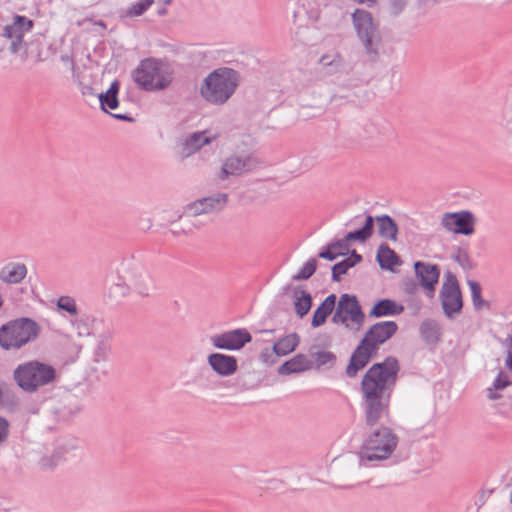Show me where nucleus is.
Here are the masks:
<instances>
[{"mask_svg": "<svg viewBox=\"0 0 512 512\" xmlns=\"http://www.w3.org/2000/svg\"><path fill=\"white\" fill-rule=\"evenodd\" d=\"M398 360L389 356L381 363L373 364L361 381L365 421L369 426L377 424L390 413V399L398 372Z\"/></svg>", "mask_w": 512, "mask_h": 512, "instance_id": "1", "label": "nucleus"}, {"mask_svg": "<svg viewBox=\"0 0 512 512\" xmlns=\"http://www.w3.org/2000/svg\"><path fill=\"white\" fill-rule=\"evenodd\" d=\"M398 330L395 321H382L373 324L353 351L346 367L348 377H355L376 355L379 346L392 338Z\"/></svg>", "mask_w": 512, "mask_h": 512, "instance_id": "2", "label": "nucleus"}, {"mask_svg": "<svg viewBox=\"0 0 512 512\" xmlns=\"http://www.w3.org/2000/svg\"><path fill=\"white\" fill-rule=\"evenodd\" d=\"M240 76L232 68L222 67L210 72L200 87L201 97L212 105L225 104L235 93Z\"/></svg>", "mask_w": 512, "mask_h": 512, "instance_id": "3", "label": "nucleus"}, {"mask_svg": "<svg viewBox=\"0 0 512 512\" xmlns=\"http://www.w3.org/2000/svg\"><path fill=\"white\" fill-rule=\"evenodd\" d=\"M135 83L146 91H161L170 86L174 78L171 65L163 60L147 58L133 71Z\"/></svg>", "mask_w": 512, "mask_h": 512, "instance_id": "4", "label": "nucleus"}, {"mask_svg": "<svg viewBox=\"0 0 512 512\" xmlns=\"http://www.w3.org/2000/svg\"><path fill=\"white\" fill-rule=\"evenodd\" d=\"M56 378V369L38 360L21 363L13 371L15 383L26 393H35L42 387L53 384Z\"/></svg>", "mask_w": 512, "mask_h": 512, "instance_id": "5", "label": "nucleus"}, {"mask_svg": "<svg viewBox=\"0 0 512 512\" xmlns=\"http://www.w3.org/2000/svg\"><path fill=\"white\" fill-rule=\"evenodd\" d=\"M41 333L40 325L29 317H20L0 327V347L4 350H17L34 342Z\"/></svg>", "mask_w": 512, "mask_h": 512, "instance_id": "6", "label": "nucleus"}, {"mask_svg": "<svg viewBox=\"0 0 512 512\" xmlns=\"http://www.w3.org/2000/svg\"><path fill=\"white\" fill-rule=\"evenodd\" d=\"M261 164L262 161L252 145L243 140L237 143L233 152L224 159L218 177L220 180H226L230 176L249 174Z\"/></svg>", "mask_w": 512, "mask_h": 512, "instance_id": "7", "label": "nucleus"}, {"mask_svg": "<svg viewBox=\"0 0 512 512\" xmlns=\"http://www.w3.org/2000/svg\"><path fill=\"white\" fill-rule=\"evenodd\" d=\"M398 444V436L388 427L374 431L363 443L359 453L360 462L388 459Z\"/></svg>", "mask_w": 512, "mask_h": 512, "instance_id": "8", "label": "nucleus"}, {"mask_svg": "<svg viewBox=\"0 0 512 512\" xmlns=\"http://www.w3.org/2000/svg\"><path fill=\"white\" fill-rule=\"evenodd\" d=\"M352 22L365 53L369 60L375 61L379 55L381 36L378 24L372 14L364 9H356L352 14Z\"/></svg>", "mask_w": 512, "mask_h": 512, "instance_id": "9", "label": "nucleus"}, {"mask_svg": "<svg viewBox=\"0 0 512 512\" xmlns=\"http://www.w3.org/2000/svg\"><path fill=\"white\" fill-rule=\"evenodd\" d=\"M365 321V314L355 295L342 294L337 303L332 322L343 324L346 328L360 331Z\"/></svg>", "mask_w": 512, "mask_h": 512, "instance_id": "10", "label": "nucleus"}, {"mask_svg": "<svg viewBox=\"0 0 512 512\" xmlns=\"http://www.w3.org/2000/svg\"><path fill=\"white\" fill-rule=\"evenodd\" d=\"M439 300L444 315L454 320L462 313L463 297L457 277L450 271L444 275V281L439 291Z\"/></svg>", "mask_w": 512, "mask_h": 512, "instance_id": "11", "label": "nucleus"}, {"mask_svg": "<svg viewBox=\"0 0 512 512\" xmlns=\"http://www.w3.org/2000/svg\"><path fill=\"white\" fill-rule=\"evenodd\" d=\"M374 220L371 215L364 217L363 226L355 231L349 232L343 239L330 243L322 250V258L333 261L338 256H344L349 252V242H365L373 234Z\"/></svg>", "mask_w": 512, "mask_h": 512, "instance_id": "12", "label": "nucleus"}, {"mask_svg": "<svg viewBox=\"0 0 512 512\" xmlns=\"http://www.w3.org/2000/svg\"><path fill=\"white\" fill-rule=\"evenodd\" d=\"M124 283L141 296H149L153 290L150 275L140 263H129L123 270Z\"/></svg>", "mask_w": 512, "mask_h": 512, "instance_id": "13", "label": "nucleus"}, {"mask_svg": "<svg viewBox=\"0 0 512 512\" xmlns=\"http://www.w3.org/2000/svg\"><path fill=\"white\" fill-rule=\"evenodd\" d=\"M475 215L468 211L446 212L442 215L440 224L448 232L456 234L472 235L475 231Z\"/></svg>", "mask_w": 512, "mask_h": 512, "instance_id": "14", "label": "nucleus"}, {"mask_svg": "<svg viewBox=\"0 0 512 512\" xmlns=\"http://www.w3.org/2000/svg\"><path fill=\"white\" fill-rule=\"evenodd\" d=\"M33 28V21L25 16H16L13 23L0 27V37L10 39V51L17 53L22 46L24 34Z\"/></svg>", "mask_w": 512, "mask_h": 512, "instance_id": "15", "label": "nucleus"}, {"mask_svg": "<svg viewBox=\"0 0 512 512\" xmlns=\"http://www.w3.org/2000/svg\"><path fill=\"white\" fill-rule=\"evenodd\" d=\"M251 334L244 328L226 331L210 337L211 344L221 350H239L251 342Z\"/></svg>", "mask_w": 512, "mask_h": 512, "instance_id": "16", "label": "nucleus"}, {"mask_svg": "<svg viewBox=\"0 0 512 512\" xmlns=\"http://www.w3.org/2000/svg\"><path fill=\"white\" fill-rule=\"evenodd\" d=\"M228 203V194L218 192L206 197L196 199L188 203L190 214L194 213L197 216L218 213L222 211Z\"/></svg>", "mask_w": 512, "mask_h": 512, "instance_id": "17", "label": "nucleus"}, {"mask_svg": "<svg viewBox=\"0 0 512 512\" xmlns=\"http://www.w3.org/2000/svg\"><path fill=\"white\" fill-rule=\"evenodd\" d=\"M311 356L315 358V361L310 359L308 356L304 354H297L290 360L286 361L282 365H280L277 369L278 374L280 375H289L292 373H299L305 370H309L313 368L314 364L316 367L320 365V350H317V347H312Z\"/></svg>", "mask_w": 512, "mask_h": 512, "instance_id": "18", "label": "nucleus"}, {"mask_svg": "<svg viewBox=\"0 0 512 512\" xmlns=\"http://www.w3.org/2000/svg\"><path fill=\"white\" fill-rule=\"evenodd\" d=\"M298 343V335L296 333L289 334L274 343L272 348L263 349L260 358L264 363L273 364L278 356H285L294 351Z\"/></svg>", "mask_w": 512, "mask_h": 512, "instance_id": "19", "label": "nucleus"}, {"mask_svg": "<svg viewBox=\"0 0 512 512\" xmlns=\"http://www.w3.org/2000/svg\"><path fill=\"white\" fill-rule=\"evenodd\" d=\"M414 270L421 286L426 290V295L432 298L440 276L439 267L436 264L416 261L414 263Z\"/></svg>", "mask_w": 512, "mask_h": 512, "instance_id": "20", "label": "nucleus"}, {"mask_svg": "<svg viewBox=\"0 0 512 512\" xmlns=\"http://www.w3.org/2000/svg\"><path fill=\"white\" fill-rule=\"evenodd\" d=\"M207 363L212 371L220 377H230L238 370V361L232 355L211 353L207 356Z\"/></svg>", "mask_w": 512, "mask_h": 512, "instance_id": "21", "label": "nucleus"}, {"mask_svg": "<svg viewBox=\"0 0 512 512\" xmlns=\"http://www.w3.org/2000/svg\"><path fill=\"white\" fill-rule=\"evenodd\" d=\"M108 323L101 319H96L90 315H80L71 320V326L77 337L83 338L90 335H96Z\"/></svg>", "mask_w": 512, "mask_h": 512, "instance_id": "22", "label": "nucleus"}, {"mask_svg": "<svg viewBox=\"0 0 512 512\" xmlns=\"http://www.w3.org/2000/svg\"><path fill=\"white\" fill-rule=\"evenodd\" d=\"M216 138L217 135H209L208 131L195 132L182 141L179 155L181 158H188Z\"/></svg>", "mask_w": 512, "mask_h": 512, "instance_id": "23", "label": "nucleus"}, {"mask_svg": "<svg viewBox=\"0 0 512 512\" xmlns=\"http://www.w3.org/2000/svg\"><path fill=\"white\" fill-rule=\"evenodd\" d=\"M112 335L113 330L110 324H107L95 335L98 341L94 350V362L101 363L107 361L111 351L110 340Z\"/></svg>", "mask_w": 512, "mask_h": 512, "instance_id": "24", "label": "nucleus"}, {"mask_svg": "<svg viewBox=\"0 0 512 512\" xmlns=\"http://www.w3.org/2000/svg\"><path fill=\"white\" fill-rule=\"evenodd\" d=\"M27 275L24 263L9 262L0 269V280L5 284H19Z\"/></svg>", "mask_w": 512, "mask_h": 512, "instance_id": "25", "label": "nucleus"}, {"mask_svg": "<svg viewBox=\"0 0 512 512\" xmlns=\"http://www.w3.org/2000/svg\"><path fill=\"white\" fill-rule=\"evenodd\" d=\"M0 406L8 413L20 412L22 408L20 397L4 381H0Z\"/></svg>", "mask_w": 512, "mask_h": 512, "instance_id": "26", "label": "nucleus"}, {"mask_svg": "<svg viewBox=\"0 0 512 512\" xmlns=\"http://www.w3.org/2000/svg\"><path fill=\"white\" fill-rule=\"evenodd\" d=\"M387 133V123L381 120H366L357 129V135L362 140L375 139Z\"/></svg>", "mask_w": 512, "mask_h": 512, "instance_id": "27", "label": "nucleus"}, {"mask_svg": "<svg viewBox=\"0 0 512 512\" xmlns=\"http://www.w3.org/2000/svg\"><path fill=\"white\" fill-rule=\"evenodd\" d=\"M404 311V307L391 299H381L377 301L369 312L370 317L381 318L386 316H396Z\"/></svg>", "mask_w": 512, "mask_h": 512, "instance_id": "28", "label": "nucleus"}, {"mask_svg": "<svg viewBox=\"0 0 512 512\" xmlns=\"http://www.w3.org/2000/svg\"><path fill=\"white\" fill-rule=\"evenodd\" d=\"M377 222V230L380 237L396 241L398 235V225L389 215H379L373 218Z\"/></svg>", "mask_w": 512, "mask_h": 512, "instance_id": "29", "label": "nucleus"}, {"mask_svg": "<svg viewBox=\"0 0 512 512\" xmlns=\"http://www.w3.org/2000/svg\"><path fill=\"white\" fill-rule=\"evenodd\" d=\"M192 216H197V214H190L189 205L186 204L178 219L171 222V233L175 236L192 234Z\"/></svg>", "mask_w": 512, "mask_h": 512, "instance_id": "30", "label": "nucleus"}, {"mask_svg": "<svg viewBox=\"0 0 512 512\" xmlns=\"http://www.w3.org/2000/svg\"><path fill=\"white\" fill-rule=\"evenodd\" d=\"M376 260L382 269L393 271L394 265H400L401 260L394 250L382 243L378 247Z\"/></svg>", "mask_w": 512, "mask_h": 512, "instance_id": "31", "label": "nucleus"}, {"mask_svg": "<svg viewBox=\"0 0 512 512\" xmlns=\"http://www.w3.org/2000/svg\"><path fill=\"white\" fill-rule=\"evenodd\" d=\"M348 72V65L343 58L336 54L330 59L328 55L322 56V75L344 74Z\"/></svg>", "mask_w": 512, "mask_h": 512, "instance_id": "32", "label": "nucleus"}, {"mask_svg": "<svg viewBox=\"0 0 512 512\" xmlns=\"http://www.w3.org/2000/svg\"><path fill=\"white\" fill-rule=\"evenodd\" d=\"M294 306H295V311L297 313V315L302 318L303 316H305L308 311L310 310L311 308V305H312V298H311V295L303 290V289H300V288H295L294 289Z\"/></svg>", "mask_w": 512, "mask_h": 512, "instance_id": "33", "label": "nucleus"}, {"mask_svg": "<svg viewBox=\"0 0 512 512\" xmlns=\"http://www.w3.org/2000/svg\"><path fill=\"white\" fill-rule=\"evenodd\" d=\"M420 334L427 343H436L439 340V326L434 320L427 319L420 325Z\"/></svg>", "mask_w": 512, "mask_h": 512, "instance_id": "34", "label": "nucleus"}, {"mask_svg": "<svg viewBox=\"0 0 512 512\" xmlns=\"http://www.w3.org/2000/svg\"><path fill=\"white\" fill-rule=\"evenodd\" d=\"M467 284L471 291V298H472V303H473L474 309L476 311H480L483 308H488L489 303L487 301H485L481 296L482 289H481L480 284L474 280H468Z\"/></svg>", "mask_w": 512, "mask_h": 512, "instance_id": "35", "label": "nucleus"}, {"mask_svg": "<svg viewBox=\"0 0 512 512\" xmlns=\"http://www.w3.org/2000/svg\"><path fill=\"white\" fill-rule=\"evenodd\" d=\"M317 268V260L315 258H311L308 260L304 266L300 269V271L293 276L294 280H305L313 275Z\"/></svg>", "mask_w": 512, "mask_h": 512, "instance_id": "36", "label": "nucleus"}, {"mask_svg": "<svg viewBox=\"0 0 512 512\" xmlns=\"http://www.w3.org/2000/svg\"><path fill=\"white\" fill-rule=\"evenodd\" d=\"M350 268H352V266L345 259L334 264L330 268L332 273V281L339 282L342 279V277L347 274Z\"/></svg>", "mask_w": 512, "mask_h": 512, "instance_id": "37", "label": "nucleus"}, {"mask_svg": "<svg viewBox=\"0 0 512 512\" xmlns=\"http://www.w3.org/2000/svg\"><path fill=\"white\" fill-rule=\"evenodd\" d=\"M57 307L60 310L66 311L72 316H77V305L75 300L70 296H61L57 301Z\"/></svg>", "mask_w": 512, "mask_h": 512, "instance_id": "38", "label": "nucleus"}, {"mask_svg": "<svg viewBox=\"0 0 512 512\" xmlns=\"http://www.w3.org/2000/svg\"><path fill=\"white\" fill-rule=\"evenodd\" d=\"M98 100L100 102L102 110L105 112H107L106 108L113 110L116 109L119 105L117 96L105 94L104 92H100L98 94Z\"/></svg>", "mask_w": 512, "mask_h": 512, "instance_id": "39", "label": "nucleus"}, {"mask_svg": "<svg viewBox=\"0 0 512 512\" xmlns=\"http://www.w3.org/2000/svg\"><path fill=\"white\" fill-rule=\"evenodd\" d=\"M452 258L464 269L469 270L473 267L472 261L469 257L467 250L457 248L456 252L452 255Z\"/></svg>", "mask_w": 512, "mask_h": 512, "instance_id": "40", "label": "nucleus"}, {"mask_svg": "<svg viewBox=\"0 0 512 512\" xmlns=\"http://www.w3.org/2000/svg\"><path fill=\"white\" fill-rule=\"evenodd\" d=\"M336 295L331 294L324 301H322V324L326 318L333 312L336 311Z\"/></svg>", "mask_w": 512, "mask_h": 512, "instance_id": "41", "label": "nucleus"}, {"mask_svg": "<svg viewBox=\"0 0 512 512\" xmlns=\"http://www.w3.org/2000/svg\"><path fill=\"white\" fill-rule=\"evenodd\" d=\"M151 6L150 2H146L142 0L141 2H137L127 10L126 14L130 17L140 16L142 15L149 7Z\"/></svg>", "mask_w": 512, "mask_h": 512, "instance_id": "42", "label": "nucleus"}, {"mask_svg": "<svg viewBox=\"0 0 512 512\" xmlns=\"http://www.w3.org/2000/svg\"><path fill=\"white\" fill-rule=\"evenodd\" d=\"M9 426V421L0 415V446H2L8 440Z\"/></svg>", "mask_w": 512, "mask_h": 512, "instance_id": "43", "label": "nucleus"}, {"mask_svg": "<svg viewBox=\"0 0 512 512\" xmlns=\"http://www.w3.org/2000/svg\"><path fill=\"white\" fill-rule=\"evenodd\" d=\"M510 384H511V382L509 381L508 376L505 375L502 371H500L498 376L493 381L492 386L496 390H502V389L506 388L507 386H509Z\"/></svg>", "mask_w": 512, "mask_h": 512, "instance_id": "44", "label": "nucleus"}, {"mask_svg": "<svg viewBox=\"0 0 512 512\" xmlns=\"http://www.w3.org/2000/svg\"><path fill=\"white\" fill-rule=\"evenodd\" d=\"M58 461H59V457L57 455H53L50 458L43 457L40 460V465L42 468L50 469V468L55 467L58 464Z\"/></svg>", "mask_w": 512, "mask_h": 512, "instance_id": "45", "label": "nucleus"}, {"mask_svg": "<svg viewBox=\"0 0 512 512\" xmlns=\"http://www.w3.org/2000/svg\"><path fill=\"white\" fill-rule=\"evenodd\" d=\"M407 0H390V9L394 15L402 12L406 6Z\"/></svg>", "mask_w": 512, "mask_h": 512, "instance_id": "46", "label": "nucleus"}, {"mask_svg": "<svg viewBox=\"0 0 512 512\" xmlns=\"http://www.w3.org/2000/svg\"><path fill=\"white\" fill-rule=\"evenodd\" d=\"M402 288L406 294L412 295L417 292L418 285L412 279H406L403 281Z\"/></svg>", "mask_w": 512, "mask_h": 512, "instance_id": "47", "label": "nucleus"}, {"mask_svg": "<svg viewBox=\"0 0 512 512\" xmlns=\"http://www.w3.org/2000/svg\"><path fill=\"white\" fill-rule=\"evenodd\" d=\"M345 260L350 263L352 267L356 266L358 263H360L363 258L360 254L357 253L356 250H352L350 255L345 258Z\"/></svg>", "mask_w": 512, "mask_h": 512, "instance_id": "48", "label": "nucleus"}, {"mask_svg": "<svg viewBox=\"0 0 512 512\" xmlns=\"http://www.w3.org/2000/svg\"><path fill=\"white\" fill-rule=\"evenodd\" d=\"M497 390L494 389V387H489L486 389V393H487V397L488 399L490 400H497L499 398H501V395L499 393L496 392Z\"/></svg>", "mask_w": 512, "mask_h": 512, "instance_id": "49", "label": "nucleus"}, {"mask_svg": "<svg viewBox=\"0 0 512 512\" xmlns=\"http://www.w3.org/2000/svg\"><path fill=\"white\" fill-rule=\"evenodd\" d=\"M119 86L120 85L118 81H113L110 85V88L105 92V94L117 96L119 92Z\"/></svg>", "mask_w": 512, "mask_h": 512, "instance_id": "50", "label": "nucleus"}, {"mask_svg": "<svg viewBox=\"0 0 512 512\" xmlns=\"http://www.w3.org/2000/svg\"><path fill=\"white\" fill-rule=\"evenodd\" d=\"M312 326L319 327L320 326V306H318L313 313L312 317Z\"/></svg>", "mask_w": 512, "mask_h": 512, "instance_id": "51", "label": "nucleus"}, {"mask_svg": "<svg viewBox=\"0 0 512 512\" xmlns=\"http://www.w3.org/2000/svg\"><path fill=\"white\" fill-rule=\"evenodd\" d=\"M199 216H192V233L204 226V223L198 219Z\"/></svg>", "mask_w": 512, "mask_h": 512, "instance_id": "52", "label": "nucleus"}, {"mask_svg": "<svg viewBox=\"0 0 512 512\" xmlns=\"http://www.w3.org/2000/svg\"><path fill=\"white\" fill-rule=\"evenodd\" d=\"M505 365H506L507 369L512 372V336H511V348L507 351Z\"/></svg>", "mask_w": 512, "mask_h": 512, "instance_id": "53", "label": "nucleus"}, {"mask_svg": "<svg viewBox=\"0 0 512 512\" xmlns=\"http://www.w3.org/2000/svg\"><path fill=\"white\" fill-rule=\"evenodd\" d=\"M82 94H83L84 96H93V97H98V94H99V93H96V92L94 91V89H93L91 86H84V87L82 88Z\"/></svg>", "mask_w": 512, "mask_h": 512, "instance_id": "54", "label": "nucleus"}, {"mask_svg": "<svg viewBox=\"0 0 512 512\" xmlns=\"http://www.w3.org/2000/svg\"><path fill=\"white\" fill-rule=\"evenodd\" d=\"M334 359V355L331 352L322 351V365L326 364L328 361Z\"/></svg>", "mask_w": 512, "mask_h": 512, "instance_id": "55", "label": "nucleus"}, {"mask_svg": "<svg viewBox=\"0 0 512 512\" xmlns=\"http://www.w3.org/2000/svg\"><path fill=\"white\" fill-rule=\"evenodd\" d=\"M61 60H62L63 62H65V63H69V65H70V69H71V70H74V66H75V64H74L73 59H72L70 56H68V55H62V56H61Z\"/></svg>", "mask_w": 512, "mask_h": 512, "instance_id": "56", "label": "nucleus"}, {"mask_svg": "<svg viewBox=\"0 0 512 512\" xmlns=\"http://www.w3.org/2000/svg\"><path fill=\"white\" fill-rule=\"evenodd\" d=\"M111 116L115 119H118V120H123V121H132V118L129 117L128 115L126 114H111Z\"/></svg>", "mask_w": 512, "mask_h": 512, "instance_id": "57", "label": "nucleus"}, {"mask_svg": "<svg viewBox=\"0 0 512 512\" xmlns=\"http://www.w3.org/2000/svg\"><path fill=\"white\" fill-rule=\"evenodd\" d=\"M361 218V216H356L353 220L350 221V224H354L355 222H357L359 219Z\"/></svg>", "mask_w": 512, "mask_h": 512, "instance_id": "58", "label": "nucleus"}, {"mask_svg": "<svg viewBox=\"0 0 512 512\" xmlns=\"http://www.w3.org/2000/svg\"><path fill=\"white\" fill-rule=\"evenodd\" d=\"M146 228L149 229L151 227V221L148 219L147 222H145Z\"/></svg>", "mask_w": 512, "mask_h": 512, "instance_id": "59", "label": "nucleus"}, {"mask_svg": "<svg viewBox=\"0 0 512 512\" xmlns=\"http://www.w3.org/2000/svg\"><path fill=\"white\" fill-rule=\"evenodd\" d=\"M146 228L149 229L151 227V221L148 219L147 222H145Z\"/></svg>", "mask_w": 512, "mask_h": 512, "instance_id": "60", "label": "nucleus"}, {"mask_svg": "<svg viewBox=\"0 0 512 512\" xmlns=\"http://www.w3.org/2000/svg\"><path fill=\"white\" fill-rule=\"evenodd\" d=\"M165 13H166V9L165 8L159 10V12H158L159 15H164Z\"/></svg>", "mask_w": 512, "mask_h": 512, "instance_id": "61", "label": "nucleus"}, {"mask_svg": "<svg viewBox=\"0 0 512 512\" xmlns=\"http://www.w3.org/2000/svg\"><path fill=\"white\" fill-rule=\"evenodd\" d=\"M3 305V299H2V296L0 295V307Z\"/></svg>", "mask_w": 512, "mask_h": 512, "instance_id": "62", "label": "nucleus"}, {"mask_svg": "<svg viewBox=\"0 0 512 512\" xmlns=\"http://www.w3.org/2000/svg\"><path fill=\"white\" fill-rule=\"evenodd\" d=\"M511 502H512V494H511Z\"/></svg>", "mask_w": 512, "mask_h": 512, "instance_id": "63", "label": "nucleus"}]
</instances>
